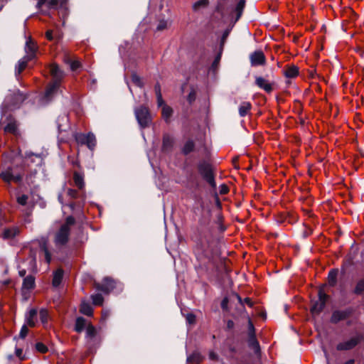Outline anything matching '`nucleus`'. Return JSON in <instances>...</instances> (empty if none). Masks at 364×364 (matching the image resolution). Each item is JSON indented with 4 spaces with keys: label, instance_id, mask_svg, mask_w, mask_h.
Returning a JSON list of instances; mask_svg holds the SVG:
<instances>
[{
    "label": "nucleus",
    "instance_id": "1",
    "mask_svg": "<svg viewBox=\"0 0 364 364\" xmlns=\"http://www.w3.org/2000/svg\"><path fill=\"white\" fill-rule=\"evenodd\" d=\"M48 70L53 81L48 86L44 95L42 97V104H46L52 100L60 87L62 79L64 77V73L56 64H51Z\"/></svg>",
    "mask_w": 364,
    "mask_h": 364
},
{
    "label": "nucleus",
    "instance_id": "2",
    "mask_svg": "<svg viewBox=\"0 0 364 364\" xmlns=\"http://www.w3.org/2000/svg\"><path fill=\"white\" fill-rule=\"evenodd\" d=\"M75 223V219L72 216L66 218L65 223L61 225L60 230L55 236V244L57 247L65 245L68 241L70 226Z\"/></svg>",
    "mask_w": 364,
    "mask_h": 364
},
{
    "label": "nucleus",
    "instance_id": "3",
    "mask_svg": "<svg viewBox=\"0 0 364 364\" xmlns=\"http://www.w3.org/2000/svg\"><path fill=\"white\" fill-rule=\"evenodd\" d=\"M24 100L23 95L19 91L15 92L11 96H6L1 106L2 113L5 112V109H13L18 107V105Z\"/></svg>",
    "mask_w": 364,
    "mask_h": 364
},
{
    "label": "nucleus",
    "instance_id": "4",
    "mask_svg": "<svg viewBox=\"0 0 364 364\" xmlns=\"http://www.w3.org/2000/svg\"><path fill=\"white\" fill-rule=\"evenodd\" d=\"M136 119L141 128L149 126L151 122V117L149 109L145 106H140L134 109Z\"/></svg>",
    "mask_w": 364,
    "mask_h": 364
},
{
    "label": "nucleus",
    "instance_id": "5",
    "mask_svg": "<svg viewBox=\"0 0 364 364\" xmlns=\"http://www.w3.org/2000/svg\"><path fill=\"white\" fill-rule=\"evenodd\" d=\"M364 339L363 335L360 333H356L348 339L339 343L336 349L338 350H349L354 348Z\"/></svg>",
    "mask_w": 364,
    "mask_h": 364
},
{
    "label": "nucleus",
    "instance_id": "6",
    "mask_svg": "<svg viewBox=\"0 0 364 364\" xmlns=\"http://www.w3.org/2000/svg\"><path fill=\"white\" fill-rule=\"evenodd\" d=\"M37 48L38 47H26V55L20 59L16 65L15 73L16 76L20 75L26 68L28 62L35 57Z\"/></svg>",
    "mask_w": 364,
    "mask_h": 364
},
{
    "label": "nucleus",
    "instance_id": "7",
    "mask_svg": "<svg viewBox=\"0 0 364 364\" xmlns=\"http://www.w3.org/2000/svg\"><path fill=\"white\" fill-rule=\"evenodd\" d=\"M198 168L203 179H205L212 187H215V182L210 164L206 161H201L198 164Z\"/></svg>",
    "mask_w": 364,
    "mask_h": 364
},
{
    "label": "nucleus",
    "instance_id": "8",
    "mask_svg": "<svg viewBox=\"0 0 364 364\" xmlns=\"http://www.w3.org/2000/svg\"><path fill=\"white\" fill-rule=\"evenodd\" d=\"M0 177L7 183L11 181L20 182L22 178L21 175L14 171L13 168L10 166L1 173Z\"/></svg>",
    "mask_w": 364,
    "mask_h": 364
},
{
    "label": "nucleus",
    "instance_id": "9",
    "mask_svg": "<svg viewBox=\"0 0 364 364\" xmlns=\"http://www.w3.org/2000/svg\"><path fill=\"white\" fill-rule=\"evenodd\" d=\"M352 312L353 311L351 309L335 311L332 314L331 322L337 323L338 322L348 318L352 314Z\"/></svg>",
    "mask_w": 364,
    "mask_h": 364
},
{
    "label": "nucleus",
    "instance_id": "10",
    "mask_svg": "<svg viewBox=\"0 0 364 364\" xmlns=\"http://www.w3.org/2000/svg\"><path fill=\"white\" fill-rule=\"evenodd\" d=\"M250 62L252 66L263 65L265 62V57L262 52L255 51L250 55Z\"/></svg>",
    "mask_w": 364,
    "mask_h": 364
},
{
    "label": "nucleus",
    "instance_id": "11",
    "mask_svg": "<svg viewBox=\"0 0 364 364\" xmlns=\"http://www.w3.org/2000/svg\"><path fill=\"white\" fill-rule=\"evenodd\" d=\"M114 287V282L109 278H105L103 283L97 288L105 293H109Z\"/></svg>",
    "mask_w": 364,
    "mask_h": 364
},
{
    "label": "nucleus",
    "instance_id": "12",
    "mask_svg": "<svg viewBox=\"0 0 364 364\" xmlns=\"http://www.w3.org/2000/svg\"><path fill=\"white\" fill-rule=\"evenodd\" d=\"M255 82L259 87L263 89L267 92H270L272 90V85L267 80L262 77H256Z\"/></svg>",
    "mask_w": 364,
    "mask_h": 364
},
{
    "label": "nucleus",
    "instance_id": "13",
    "mask_svg": "<svg viewBox=\"0 0 364 364\" xmlns=\"http://www.w3.org/2000/svg\"><path fill=\"white\" fill-rule=\"evenodd\" d=\"M37 316V310L31 309L26 315V323L31 327H33L36 324V319Z\"/></svg>",
    "mask_w": 364,
    "mask_h": 364
},
{
    "label": "nucleus",
    "instance_id": "14",
    "mask_svg": "<svg viewBox=\"0 0 364 364\" xmlns=\"http://www.w3.org/2000/svg\"><path fill=\"white\" fill-rule=\"evenodd\" d=\"M68 117L66 114L60 115L57 119V124L60 132L65 131V127H68Z\"/></svg>",
    "mask_w": 364,
    "mask_h": 364
},
{
    "label": "nucleus",
    "instance_id": "15",
    "mask_svg": "<svg viewBox=\"0 0 364 364\" xmlns=\"http://www.w3.org/2000/svg\"><path fill=\"white\" fill-rule=\"evenodd\" d=\"M4 132L14 134H18L17 124L16 120L10 119L8 124L4 127Z\"/></svg>",
    "mask_w": 364,
    "mask_h": 364
},
{
    "label": "nucleus",
    "instance_id": "16",
    "mask_svg": "<svg viewBox=\"0 0 364 364\" xmlns=\"http://www.w3.org/2000/svg\"><path fill=\"white\" fill-rule=\"evenodd\" d=\"M173 142H174V140H173V138L168 135V134H166L163 137V145H162V149L164 151H169L173 145Z\"/></svg>",
    "mask_w": 364,
    "mask_h": 364
},
{
    "label": "nucleus",
    "instance_id": "17",
    "mask_svg": "<svg viewBox=\"0 0 364 364\" xmlns=\"http://www.w3.org/2000/svg\"><path fill=\"white\" fill-rule=\"evenodd\" d=\"M173 109L171 107L166 105H164L161 109V115L163 119L166 121V122H170V119L173 114Z\"/></svg>",
    "mask_w": 364,
    "mask_h": 364
},
{
    "label": "nucleus",
    "instance_id": "18",
    "mask_svg": "<svg viewBox=\"0 0 364 364\" xmlns=\"http://www.w3.org/2000/svg\"><path fill=\"white\" fill-rule=\"evenodd\" d=\"M73 180L75 186L80 190H82L84 188L85 183H84V176L82 174H81L79 172H74L73 174Z\"/></svg>",
    "mask_w": 364,
    "mask_h": 364
},
{
    "label": "nucleus",
    "instance_id": "19",
    "mask_svg": "<svg viewBox=\"0 0 364 364\" xmlns=\"http://www.w3.org/2000/svg\"><path fill=\"white\" fill-rule=\"evenodd\" d=\"M35 287V278L31 276H27L24 278L23 282V289L30 290Z\"/></svg>",
    "mask_w": 364,
    "mask_h": 364
},
{
    "label": "nucleus",
    "instance_id": "20",
    "mask_svg": "<svg viewBox=\"0 0 364 364\" xmlns=\"http://www.w3.org/2000/svg\"><path fill=\"white\" fill-rule=\"evenodd\" d=\"M63 277V271L61 269H57L53 273V286L55 287H58L60 284Z\"/></svg>",
    "mask_w": 364,
    "mask_h": 364
},
{
    "label": "nucleus",
    "instance_id": "21",
    "mask_svg": "<svg viewBox=\"0 0 364 364\" xmlns=\"http://www.w3.org/2000/svg\"><path fill=\"white\" fill-rule=\"evenodd\" d=\"M326 303H324V301L317 300L313 304L311 308V313L314 315L318 314L323 309Z\"/></svg>",
    "mask_w": 364,
    "mask_h": 364
},
{
    "label": "nucleus",
    "instance_id": "22",
    "mask_svg": "<svg viewBox=\"0 0 364 364\" xmlns=\"http://www.w3.org/2000/svg\"><path fill=\"white\" fill-rule=\"evenodd\" d=\"M252 107L249 102H242L239 107V114L240 117L246 116L250 111Z\"/></svg>",
    "mask_w": 364,
    "mask_h": 364
},
{
    "label": "nucleus",
    "instance_id": "23",
    "mask_svg": "<svg viewBox=\"0 0 364 364\" xmlns=\"http://www.w3.org/2000/svg\"><path fill=\"white\" fill-rule=\"evenodd\" d=\"M19 230L17 227H12L7 229H5L3 233V237L4 239H11L15 237Z\"/></svg>",
    "mask_w": 364,
    "mask_h": 364
},
{
    "label": "nucleus",
    "instance_id": "24",
    "mask_svg": "<svg viewBox=\"0 0 364 364\" xmlns=\"http://www.w3.org/2000/svg\"><path fill=\"white\" fill-rule=\"evenodd\" d=\"M195 254L197 258L200 260H201L203 257L210 259V256L208 255V252L203 250L200 245H197L195 249Z\"/></svg>",
    "mask_w": 364,
    "mask_h": 364
},
{
    "label": "nucleus",
    "instance_id": "25",
    "mask_svg": "<svg viewBox=\"0 0 364 364\" xmlns=\"http://www.w3.org/2000/svg\"><path fill=\"white\" fill-rule=\"evenodd\" d=\"M62 1L63 0H38L37 6L41 7L43 4L47 3L50 8L55 9Z\"/></svg>",
    "mask_w": 364,
    "mask_h": 364
},
{
    "label": "nucleus",
    "instance_id": "26",
    "mask_svg": "<svg viewBox=\"0 0 364 364\" xmlns=\"http://www.w3.org/2000/svg\"><path fill=\"white\" fill-rule=\"evenodd\" d=\"M80 312L86 316H92L93 309L89 303L83 301L80 305Z\"/></svg>",
    "mask_w": 364,
    "mask_h": 364
},
{
    "label": "nucleus",
    "instance_id": "27",
    "mask_svg": "<svg viewBox=\"0 0 364 364\" xmlns=\"http://www.w3.org/2000/svg\"><path fill=\"white\" fill-rule=\"evenodd\" d=\"M87 326L86 320L83 317H78L75 321V330L80 333Z\"/></svg>",
    "mask_w": 364,
    "mask_h": 364
},
{
    "label": "nucleus",
    "instance_id": "28",
    "mask_svg": "<svg viewBox=\"0 0 364 364\" xmlns=\"http://www.w3.org/2000/svg\"><path fill=\"white\" fill-rule=\"evenodd\" d=\"M299 74V69L295 65H291L287 68L284 71V75L287 77L293 78Z\"/></svg>",
    "mask_w": 364,
    "mask_h": 364
},
{
    "label": "nucleus",
    "instance_id": "29",
    "mask_svg": "<svg viewBox=\"0 0 364 364\" xmlns=\"http://www.w3.org/2000/svg\"><path fill=\"white\" fill-rule=\"evenodd\" d=\"M202 356L198 352H194L191 355L187 357V362L199 364L202 361Z\"/></svg>",
    "mask_w": 364,
    "mask_h": 364
},
{
    "label": "nucleus",
    "instance_id": "30",
    "mask_svg": "<svg viewBox=\"0 0 364 364\" xmlns=\"http://www.w3.org/2000/svg\"><path fill=\"white\" fill-rule=\"evenodd\" d=\"M41 251L43 252L44 254V257H45V259H46V261L47 262V263H50V260H51V256H50V254L47 248V241L46 240H44L41 243Z\"/></svg>",
    "mask_w": 364,
    "mask_h": 364
},
{
    "label": "nucleus",
    "instance_id": "31",
    "mask_svg": "<svg viewBox=\"0 0 364 364\" xmlns=\"http://www.w3.org/2000/svg\"><path fill=\"white\" fill-rule=\"evenodd\" d=\"M95 144H96V139H95V135L92 133L87 134L86 141H85V145H87V146L90 149L92 150L94 149V147L95 146Z\"/></svg>",
    "mask_w": 364,
    "mask_h": 364
},
{
    "label": "nucleus",
    "instance_id": "32",
    "mask_svg": "<svg viewBox=\"0 0 364 364\" xmlns=\"http://www.w3.org/2000/svg\"><path fill=\"white\" fill-rule=\"evenodd\" d=\"M337 276H338V270L331 269L329 272L328 276V281L329 285L334 286L336 284Z\"/></svg>",
    "mask_w": 364,
    "mask_h": 364
},
{
    "label": "nucleus",
    "instance_id": "33",
    "mask_svg": "<svg viewBox=\"0 0 364 364\" xmlns=\"http://www.w3.org/2000/svg\"><path fill=\"white\" fill-rule=\"evenodd\" d=\"M249 346L252 348L256 353L259 351V345L258 341L256 339L255 336H249L248 340Z\"/></svg>",
    "mask_w": 364,
    "mask_h": 364
},
{
    "label": "nucleus",
    "instance_id": "34",
    "mask_svg": "<svg viewBox=\"0 0 364 364\" xmlns=\"http://www.w3.org/2000/svg\"><path fill=\"white\" fill-rule=\"evenodd\" d=\"M194 146H195V144H194L193 141V140H188L185 143V144H184V146H183V147L182 149V152L184 154H186V155L188 154L189 153H191L193 150Z\"/></svg>",
    "mask_w": 364,
    "mask_h": 364
},
{
    "label": "nucleus",
    "instance_id": "35",
    "mask_svg": "<svg viewBox=\"0 0 364 364\" xmlns=\"http://www.w3.org/2000/svg\"><path fill=\"white\" fill-rule=\"evenodd\" d=\"M65 63L70 65V69L73 71L80 67V63L77 60H73L69 57L65 58Z\"/></svg>",
    "mask_w": 364,
    "mask_h": 364
},
{
    "label": "nucleus",
    "instance_id": "36",
    "mask_svg": "<svg viewBox=\"0 0 364 364\" xmlns=\"http://www.w3.org/2000/svg\"><path fill=\"white\" fill-rule=\"evenodd\" d=\"M244 7H245V0H240L235 7V12L237 14V17H236L235 21H237L242 16Z\"/></svg>",
    "mask_w": 364,
    "mask_h": 364
},
{
    "label": "nucleus",
    "instance_id": "37",
    "mask_svg": "<svg viewBox=\"0 0 364 364\" xmlns=\"http://www.w3.org/2000/svg\"><path fill=\"white\" fill-rule=\"evenodd\" d=\"M26 157L31 159L33 162H36L38 165L41 164L43 159L39 154H34L33 153H27Z\"/></svg>",
    "mask_w": 364,
    "mask_h": 364
},
{
    "label": "nucleus",
    "instance_id": "38",
    "mask_svg": "<svg viewBox=\"0 0 364 364\" xmlns=\"http://www.w3.org/2000/svg\"><path fill=\"white\" fill-rule=\"evenodd\" d=\"M171 23L168 20L161 19L159 20L156 26V31H161L166 29Z\"/></svg>",
    "mask_w": 364,
    "mask_h": 364
},
{
    "label": "nucleus",
    "instance_id": "39",
    "mask_svg": "<svg viewBox=\"0 0 364 364\" xmlns=\"http://www.w3.org/2000/svg\"><path fill=\"white\" fill-rule=\"evenodd\" d=\"M222 51H223V49H222V47H220V51L217 54L214 61L213 62L212 66H211V69L213 71H215L218 69V65H219V63H220V60L221 58Z\"/></svg>",
    "mask_w": 364,
    "mask_h": 364
},
{
    "label": "nucleus",
    "instance_id": "40",
    "mask_svg": "<svg viewBox=\"0 0 364 364\" xmlns=\"http://www.w3.org/2000/svg\"><path fill=\"white\" fill-rule=\"evenodd\" d=\"M48 312L46 309H42L40 311V319L43 325H46L48 321Z\"/></svg>",
    "mask_w": 364,
    "mask_h": 364
},
{
    "label": "nucleus",
    "instance_id": "41",
    "mask_svg": "<svg viewBox=\"0 0 364 364\" xmlns=\"http://www.w3.org/2000/svg\"><path fill=\"white\" fill-rule=\"evenodd\" d=\"M87 139V134H82V133H76L75 134V139L79 144H85Z\"/></svg>",
    "mask_w": 364,
    "mask_h": 364
},
{
    "label": "nucleus",
    "instance_id": "42",
    "mask_svg": "<svg viewBox=\"0 0 364 364\" xmlns=\"http://www.w3.org/2000/svg\"><path fill=\"white\" fill-rule=\"evenodd\" d=\"M92 303L95 305L100 306L103 303V296L100 294H96L92 296Z\"/></svg>",
    "mask_w": 364,
    "mask_h": 364
},
{
    "label": "nucleus",
    "instance_id": "43",
    "mask_svg": "<svg viewBox=\"0 0 364 364\" xmlns=\"http://www.w3.org/2000/svg\"><path fill=\"white\" fill-rule=\"evenodd\" d=\"M96 335V329L95 328L91 325L88 324L86 326V336L89 338H93Z\"/></svg>",
    "mask_w": 364,
    "mask_h": 364
},
{
    "label": "nucleus",
    "instance_id": "44",
    "mask_svg": "<svg viewBox=\"0 0 364 364\" xmlns=\"http://www.w3.org/2000/svg\"><path fill=\"white\" fill-rule=\"evenodd\" d=\"M132 80L133 83H134L136 86L139 87H142L144 84L141 79V77L137 75L136 73H133L132 75Z\"/></svg>",
    "mask_w": 364,
    "mask_h": 364
},
{
    "label": "nucleus",
    "instance_id": "45",
    "mask_svg": "<svg viewBox=\"0 0 364 364\" xmlns=\"http://www.w3.org/2000/svg\"><path fill=\"white\" fill-rule=\"evenodd\" d=\"M208 0H200L197 2H196L194 4H193V9L194 10H198L199 9L200 7H205L208 5Z\"/></svg>",
    "mask_w": 364,
    "mask_h": 364
},
{
    "label": "nucleus",
    "instance_id": "46",
    "mask_svg": "<svg viewBox=\"0 0 364 364\" xmlns=\"http://www.w3.org/2000/svg\"><path fill=\"white\" fill-rule=\"evenodd\" d=\"M364 291V280L359 281L355 288V293L360 294Z\"/></svg>",
    "mask_w": 364,
    "mask_h": 364
},
{
    "label": "nucleus",
    "instance_id": "47",
    "mask_svg": "<svg viewBox=\"0 0 364 364\" xmlns=\"http://www.w3.org/2000/svg\"><path fill=\"white\" fill-rule=\"evenodd\" d=\"M36 348L38 351L43 353H46L48 351L47 346L42 343H37L36 345Z\"/></svg>",
    "mask_w": 364,
    "mask_h": 364
},
{
    "label": "nucleus",
    "instance_id": "48",
    "mask_svg": "<svg viewBox=\"0 0 364 364\" xmlns=\"http://www.w3.org/2000/svg\"><path fill=\"white\" fill-rule=\"evenodd\" d=\"M28 196L26 195H21L17 197V202L21 205H25L26 204Z\"/></svg>",
    "mask_w": 364,
    "mask_h": 364
},
{
    "label": "nucleus",
    "instance_id": "49",
    "mask_svg": "<svg viewBox=\"0 0 364 364\" xmlns=\"http://www.w3.org/2000/svg\"><path fill=\"white\" fill-rule=\"evenodd\" d=\"M248 334L249 336H255V327L250 318L248 319Z\"/></svg>",
    "mask_w": 364,
    "mask_h": 364
},
{
    "label": "nucleus",
    "instance_id": "50",
    "mask_svg": "<svg viewBox=\"0 0 364 364\" xmlns=\"http://www.w3.org/2000/svg\"><path fill=\"white\" fill-rule=\"evenodd\" d=\"M328 296L327 294L323 291V289H319L318 291V299L319 301H324L326 303L327 300Z\"/></svg>",
    "mask_w": 364,
    "mask_h": 364
},
{
    "label": "nucleus",
    "instance_id": "51",
    "mask_svg": "<svg viewBox=\"0 0 364 364\" xmlns=\"http://www.w3.org/2000/svg\"><path fill=\"white\" fill-rule=\"evenodd\" d=\"M28 331V330L26 325H23L21 327V331L19 333V337L21 338H24L26 336Z\"/></svg>",
    "mask_w": 364,
    "mask_h": 364
},
{
    "label": "nucleus",
    "instance_id": "52",
    "mask_svg": "<svg viewBox=\"0 0 364 364\" xmlns=\"http://www.w3.org/2000/svg\"><path fill=\"white\" fill-rule=\"evenodd\" d=\"M188 101L191 103L196 100V92L194 90H191L187 97Z\"/></svg>",
    "mask_w": 364,
    "mask_h": 364
},
{
    "label": "nucleus",
    "instance_id": "53",
    "mask_svg": "<svg viewBox=\"0 0 364 364\" xmlns=\"http://www.w3.org/2000/svg\"><path fill=\"white\" fill-rule=\"evenodd\" d=\"M67 194L70 198H75L77 197V193L73 189H68Z\"/></svg>",
    "mask_w": 364,
    "mask_h": 364
},
{
    "label": "nucleus",
    "instance_id": "54",
    "mask_svg": "<svg viewBox=\"0 0 364 364\" xmlns=\"http://www.w3.org/2000/svg\"><path fill=\"white\" fill-rule=\"evenodd\" d=\"M230 29H226L224 31V33L223 34V36H222V38H221V42H220L221 46H223L225 43V39L228 36V35L230 33Z\"/></svg>",
    "mask_w": 364,
    "mask_h": 364
},
{
    "label": "nucleus",
    "instance_id": "55",
    "mask_svg": "<svg viewBox=\"0 0 364 364\" xmlns=\"http://www.w3.org/2000/svg\"><path fill=\"white\" fill-rule=\"evenodd\" d=\"M156 99H157L158 107H163L164 105H166L163 100L162 95L156 96Z\"/></svg>",
    "mask_w": 364,
    "mask_h": 364
},
{
    "label": "nucleus",
    "instance_id": "56",
    "mask_svg": "<svg viewBox=\"0 0 364 364\" xmlns=\"http://www.w3.org/2000/svg\"><path fill=\"white\" fill-rule=\"evenodd\" d=\"M209 358L212 360H218V355L216 353L210 351L209 353Z\"/></svg>",
    "mask_w": 364,
    "mask_h": 364
},
{
    "label": "nucleus",
    "instance_id": "57",
    "mask_svg": "<svg viewBox=\"0 0 364 364\" xmlns=\"http://www.w3.org/2000/svg\"><path fill=\"white\" fill-rule=\"evenodd\" d=\"M154 90H155V92H156V96L161 95V86H160L159 83H156L155 85Z\"/></svg>",
    "mask_w": 364,
    "mask_h": 364
},
{
    "label": "nucleus",
    "instance_id": "58",
    "mask_svg": "<svg viewBox=\"0 0 364 364\" xmlns=\"http://www.w3.org/2000/svg\"><path fill=\"white\" fill-rule=\"evenodd\" d=\"M31 264V270L34 271L36 269V259L35 257H31L30 260Z\"/></svg>",
    "mask_w": 364,
    "mask_h": 364
},
{
    "label": "nucleus",
    "instance_id": "59",
    "mask_svg": "<svg viewBox=\"0 0 364 364\" xmlns=\"http://www.w3.org/2000/svg\"><path fill=\"white\" fill-rule=\"evenodd\" d=\"M186 319L189 323H193L195 321V316L191 314H188L186 316Z\"/></svg>",
    "mask_w": 364,
    "mask_h": 364
},
{
    "label": "nucleus",
    "instance_id": "60",
    "mask_svg": "<svg viewBox=\"0 0 364 364\" xmlns=\"http://www.w3.org/2000/svg\"><path fill=\"white\" fill-rule=\"evenodd\" d=\"M46 38L50 40V41H52L53 39V31H48L46 32Z\"/></svg>",
    "mask_w": 364,
    "mask_h": 364
},
{
    "label": "nucleus",
    "instance_id": "61",
    "mask_svg": "<svg viewBox=\"0 0 364 364\" xmlns=\"http://www.w3.org/2000/svg\"><path fill=\"white\" fill-rule=\"evenodd\" d=\"M109 312L108 311H104L102 312V319L106 320L107 318V317L109 316Z\"/></svg>",
    "mask_w": 364,
    "mask_h": 364
},
{
    "label": "nucleus",
    "instance_id": "62",
    "mask_svg": "<svg viewBox=\"0 0 364 364\" xmlns=\"http://www.w3.org/2000/svg\"><path fill=\"white\" fill-rule=\"evenodd\" d=\"M18 273L21 277H24L26 274V271L25 269H21Z\"/></svg>",
    "mask_w": 364,
    "mask_h": 364
},
{
    "label": "nucleus",
    "instance_id": "63",
    "mask_svg": "<svg viewBox=\"0 0 364 364\" xmlns=\"http://www.w3.org/2000/svg\"><path fill=\"white\" fill-rule=\"evenodd\" d=\"M16 354L17 356H20L22 354V350L21 348L16 349Z\"/></svg>",
    "mask_w": 364,
    "mask_h": 364
},
{
    "label": "nucleus",
    "instance_id": "64",
    "mask_svg": "<svg viewBox=\"0 0 364 364\" xmlns=\"http://www.w3.org/2000/svg\"><path fill=\"white\" fill-rule=\"evenodd\" d=\"M343 364H355V360L354 359H350L345 362Z\"/></svg>",
    "mask_w": 364,
    "mask_h": 364
}]
</instances>
